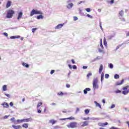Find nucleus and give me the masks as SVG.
<instances>
[{
    "instance_id": "nucleus-1",
    "label": "nucleus",
    "mask_w": 129,
    "mask_h": 129,
    "mask_svg": "<svg viewBox=\"0 0 129 129\" xmlns=\"http://www.w3.org/2000/svg\"><path fill=\"white\" fill-rule=\"evenodd\" d=\"M14 15H15V11L12 9H10L7 11L6 18L7 19H12Z\"/></svg>"
},
{
    "instance_id": "nucleus-2",
    "label": "nucleus",
    "mask_w": 129,
    "mask_h": 129,
    "mask_svg": "<svg viewBox=\"0 0 129 129\" xmlns=\"http://www.w3.org/2000/svg\"><path fill=\"white\" fill-rule=\"evenodd\" d=\"M69 128H76L78 126L77 122H71L69 124L67 125Z\"/></svg>"
},
{
    "instance_id": "nucleus-3",
    "label": "nucleus",
    "mask_w": 129,
    "mask_h": 129,
    "mask_svg": "<svg viewBox=\"0 0 129 129\" xmlns=\"http://www.w3.org/2000/svg\"><path fill=\"white\" fill-rule=\"evenodd\" d=\"M34 15H43V13L39 10L33 9L30 12V17H33Z\"/></svg>"
},
{
    "instance_id": "nucleus-4",
    "label": "nucleus",
    "mask_w": 129,
    "mask_h": 129,
    "mask_svg": "<svg viewBox=\"0 0 129 129\" xmlns=\"http://www.w3.org/2000/svg\"><path fill=\"white\" fill-rule=\"evenodd\" d=\"M93 87L94 88V90H95V89H98L99 88V86L98 85V80H97V79H94L93 80Z\"/></svg>"
},
{
    "instance_id": "nucleus-5",
    "label": "nucleus",
    "mask_w": 129,
    "mask_h": 129,
    "mask_svg": "<svg viewBox=\"0 0 129 129\" xmlns=\"http://www.w3.org/2000/svg\"><path fill=\"white\" fill-rule=\"evenodd\" d=\"M100 45L101 47V48H99L98 50L100 53H103V49H104V47H103V45H102V39H100Z\"/></svg>"
},
{
    "instance_id": "nucleus-6",
    "label": "nucleus",
    "mask_w": 129,
    "mask_h": 129,
    "mask_svg": "<svg viewBox=\"0 0 129 129\" xmlns=\"http://www.w3.org/2000/svg\"><path fill=\"white\" fill-rule=\"evenodd\" d=\"M89 122L88 121H85L81 123V125L82 127H84V126H87L88 125Z\"/></svg>"
},
{
    "instance_id": "nucleus-7",
    "label": "nucleus",
    "mask_w": 129,
    "mask_h": 129,
    "mask_svg": "<svg viewBox=\"0 0 129 129\" xmlns=\"http://www.w3.org/2000/svg\"><path fill=\"white\" fill-rule=\"evenodd\" d=\"M12 127H13V128L15 129H21L22 128V126L18 125H13Z\"/></svg>"
},
{
    "instance_id": "nucleus-8",
    "label": "nucleus",
    "mask_w": 129,
    "mask_h": 129,
    "mask_svg": "<svg viewBox=\"0 0 129 129\" xmlns=\"http://www.w3.org/2000/svg\"><path fill=\"white\" fill-rule=\"evenodd\" d=\"M2 105H3L5 108H8L9 106V104L7 102H4L2 104Z\"/></svg>"
},
{
    "instance_id": "nucleus-9",
    "label": "nucleus",
    "mask_w": 129,
    "mask_h": 129,
    "mask_svg": "<svg viewBox=\"0 0 129 129\" xmlns=\"http://www.w3.org/2000/svg\"><path fill=\"white\" fill-rule=\"evenodd\" d=\"M107 124H108V123L107 122H106L105 123H98V125H99L100 126H104V125H107Z\"/></svg>"
},
{
    "instance_id": "nucleus-10",
    "label": "nucleus",
    "mask_w": 129,
    "mask_h": 129,
    "mask_svg": "<svg viewBox=\"0 0 129 129\" xmlns=\"http://www.w3.org/2000/svg\"><path fill=\"white\" fill-rule=\"evenodd\" d=\"M63 25L62 24H58L57 26L55 27V30H58V29H61L63 27Z\"/></svg>"
},
{
    "instance_id": "nucleus-11",
    "label": "nucleus",
    "mask_w": 129,
    "mask_h": 129,
    "mask_svg": "<svg viewBox=\"0 0 129 129\" xmlns=\"http://www.w3.org/2000/svg\"><path fill=\"white\" fill-rule=\"evenodd\" d=\"M57 122V120L54 119H50L49 121V123H51L52 124H55Z\"/></svg>"
},
{
    "instance_id": "nucleus-12",
    "label": "nucleus",
    "mask_w": 129,
    "mask_h": 129,
    "mask_svg": "<svg viewBox=\"0 0 129 129\" xmlns=\"http://www.w3.org/2000/svg\"><path fill=\"white\" fill-rule=\"evenodd\" d=\"M12 6V2L11 1H8L7 5H6V8L8 9V8H10Z\"/></svg>"
},
{
    "instance_id": "nucleus-13",
    "label": "nucleus",
    "mask_w": 129,
    "mask_h": 129,
    "mask_svg": "<svg viewBox=\"0 0 129 129\" xmlns=\"http://www.w3.org/2000/svg\"><path fill=\"white\" fill-rule=\"evenodd\" d=\"M124 81V80L122 79L120 82H117L116 83V85H121V84H122V83H123Z\"/></svg>"
},
{
    "instance_id": "nucleus-14",
    "label": "nucleus",
    "mask_w": 129,
    "mask_h": 129,
    "mask_svg": "<svg viewBox=\"0 0 129 129\" xmlns=\"http://www.w3.org/2000/svg\"><path fill=\"white\" fill-rule=\"evenodd\" d=\"M73 6L74 4L73 3H70L67 6V8H68V9H72Z\"/></svg>"
},
{
    "instance_id": "nucleus-15",
    "label": "nucleus",
    "mask_w": 129,
    "mask_h": 129,
    "mask_svg": "<svg viewBox=\"0 0 129 129\" xmlns=\"http://www.w3.org/2000/svg\"><path fill=\"white\" fill-rule=\"evenodd\" d=\"M91 89L89 88H87L85 90H84V94H87V91H90Z\"/></svg>"
},
{
    "instance_id": "nucleus-16",
    "label": "nucleus",
    "mask_w": 129,
    "mask_h": 129,
    "mask_svg": "<svg viewBox=\"0 0 129 129\" xmlns=\"http://www.w3.org/2000/svg\"><path fill=\"white\" fill-rule=\"evenodd\" d=\"M102 70H103V66L102 64H100L99 70V73H101V72H102Z\"/></svg>"
},
{
    "instance_id": "nucleus-17",
    "label": "nucleus",
    "mask_w": 129,
    "mask_h": 129,
    "mask_svg": "<svg viewBox=\"0 0 129 129\" xmlns=\"http://www.w3.org/2000/svg\"><path fill=\"white\" fill-rule=\"evenodd\" d=\"M23 16V13L22 12H20L19 14H18V20H20V19L22 18V17Z\"/></svg>"
},
{
    "instance_id": "nucleus-18",
    "label": "nucleus",
    "mask_w": 129,
    "mask_h": 129,
    "mask_svg": "<svg viewBox=\"0 0 129 129\" xmlns=\"http://www.w3.org/2000/svg\"><path fill=\"white\" fill-rule=\"evenodd\" d=\"M94 103L96 104V106L97 107H99V108H101H101H102L101 105H100L99 103H98L97 101H94Z\"/></svg>"
},
{
    "instance_id": "nucleus-19",
    "label": "nucleus",
    "mask_w": 129,
    "mask_h": 129,
    "mask_svg": "<svg viewBox=\"0 0 129 129\" xmlns=\"http://www.w3.org/2000/svg\"><path fill=\"white\" fill-rule=\"evenodd\" d=\"M21 38V36H20V35H18V36H11V37H10L11 39H19V38Z\"/></svg>"
},
{
    "instance_id": "nucleus-20",
    "label": "nucleus",
    "mask_w": 129,
    "mask_h": 129,
    "mask_svg": "<svg viewBox=\"0 0 129 129\" xmlns=\"http://www.w3.org/2000/svg\"><path fill=\"white\" fill-rule=\"evenodd\" d=\"M40 15L37 16L36 17V19H37V20H40V19H43L44 17L42 15V14H39Z\"/></svg>"
},
{
    "instance_id": "nucleus-21",
    "label": "nucleus",
    "mask_w": 129,
    "mask_h": 129,
    "mask_svg": "<svg viewBox=\"0 0 129 129\" xmlns=\"http://www.w3.org/2000/svg\"><path fill=\"white\" fill-rule=\"evenodd\" d=\"M23 127H25V128H28L29 127V124L28 123H24L22 125Z\"/></svg>"
},
{
    "instance_id": "nucleus-22",
    "label": "nucleus",
    "mask_w": 129,
    "mask_h": 129,
    "mask_svg": "<svg viewBox=\"0 0 129 129\" xmlns=\"http://www.w3.org/2000/svg\"><path fill=\"white\" fill-rule=\"evenodd\" d=\"M23 119V122H28V121H31L30 118H26V119Z\"/></svg>"
},
{
    "instance_id": "nucleus-23",
    "label": "nucleus",
    "mask_w": 129,
    "mask_h": 129,
    "mask_svg": "<svg viewBox=\"0 0 129 129\" xmlns=\"http://www.w3.org/2000/svg\"><path fill=\"white\" fill-rule=\"evenodd\" d=\"M103 43H104V46L106 47V46H107V42H106V39L105 38V37L104 38Z\"/></svg>"
},
{
    "instance_id": "nucleus-24",
    "label": "nucleus",
    "mask_w": 129,
    "mask_h": 129,
    "mask_svg": "<svg viewBox=\"0 0 129 129\" xmlns=\"http://www.w3.org/2000/svg\"><path fill=\"white\" fill-rule=\"evenodd\" d=\"M3 91H7V87L6 85H4L3 86Z\"/></svg>"
},
{
    "instance_id": "nucleus-25",
    "label": "nucleus",
    "mask_w": 129,
    "mask_h": 129,
    "mask_svg": "<svg viewBox=\"0 0 129 129\" xmlns=\"http://www.w3.org/2000/svg\"><path fill=\"white\" fill-rule=\"evenodd\" d=\"M26 63L25 62H23L22 63V66H24V67H25L26 68H29V67H30V66L28 64H26Z\"/></svg>"
},
{
    "instance_id": "nucleus-26",
    "label": "nucleus",
    "mask_w": 129,
    "mask_h": 129,
    "mask_svg": "<svg viewBox=\"0 0 129 129\" xmlns=\"http://www.w3.org/2000/svg\"><path fill=\"white\" fill-rule=\"evenodd\" d=\"M90 76H92V73L91 72H89V73L87 75V77L88 79H89V77Z\"/></svg>"
},
{
    "instance_id": "nucleus-27",
    "label": "nucleus",
    "mask_w": 129,
    "mask_h": 129,
    "mask_svg": "<svg viewBox=\"0 0 129 129\" xmlns=\"http://www.w3.org/2000/svg\"><path fill=\"white\" fill-rule=\"evenodd\" d=\"M17 122H18V123H22V122H24V121H23V119H17Z\"/></svg>"
},
{
    "instance_id": "nucleus-28",
    "label": "nucleus",
    "mask_w": 129,
    "mask_h": 129,
    "mask_svg": "<svg viewBox=\"0 0 129 129\" xmlns=\"http://www.w3.org/2000/svg\"><path fill=\"white\" fill-rule=\"evenodd\" d=\"M90 111V109H87L85 110V114H88L89 113V112Z\"/></svg>"
},
{
    "instance_id": "nucleus-29",
    "label": "nucleus",
    "mask_w": 129,
    "mask_h": 129,
    "mask_svg": "<svg viewBox=\"0 0 129 129\" xmlns=\"http://www.w3.org/2000/svg\"><path fill=\"white\" fill-rule=\"evenodd\" d=\"M104 77V74L103 73H102L101 75V82L103 81Z\"/></svg>"
},
{
    "instance_id": "nucleus-30",
    "label": "nucleus",
    "mask_w": 129,
    "mask_h": 129,
    "mask_svg": "<svg viewBox=\"0 0 129 129\" xmlns=\"http://www.w3.org/2000/svg\"><path fill=\"white\" fill-rule=\"evenodd\" d=\"M119 16H120L121 17H122V16H123V11L121 10V11L119 12Z\"/></svg>"
},
{
    "instance_id": "nucleus-31",
    "label": "nucleus",
    "mask_w": 129,
    "mask_h": 129,
    "mask_svg": "<svg viewBox=\"0 0 129 129\" xmlns=\"http://www.w3.org/2000/svg\"><path fill=\"white\" fill-rule=\"evenodd\" d=\"M67 119H70V120H74V119H75V117L71 116L69 118H67Z\"/></svg>"
},
{
    "instance_id": "nucleus-32",
    "label": "nucleus",
    "mask_w": 129,
    "mask_h": 129,
    "mask_svg": "<svg viewBox=\"0 0 129 129\" xmlns=\"http://www.w3.org/2000/svg\"><path fill=\"white\" fill-rule=\"evenodd\" d=\"M114 78L115 79H118V78H119V75H118L117 74H115L114 75Z\"/></svg>"
},
{
    "instance_id": "nucleus-33",
    "label": "nucleus",
    "mask_w": 129,
    "mask_h": 129,
    "mask_svg": "<svg viewBox=\"0 0 129 129\" xmlns=\"http://www.w3.org/2000/svg\"><path fill=\"white\" fill-rule=\"evenodd\" d=\"M57 95H60V96H63V95H64V93H63V92H59L57 93Z\"/></svg>"
},
{
    "instance_id": "nucleus-34",
    "label": "nucleus",
    "mask_w": 129,
    "mask_h": 129,
    "mask_svg": "<svg viewBox=\"0 0 129 129\" xmlns=\"http://www.w3.org/2000/svg\"><path fill=\"white\" fill-rule=\"evenodd\" d=\"M109 68H110V69H113V64L112 63H110L109 64Z\"/></svg>"
},
{
    "instance_id": "nucleus-35",
    "label": "nucleus",
    "mask_w": 129,
    "mask_h": 129,
    "mask_svg": "<svg viewBox=\"0 0 129 129\" xmlns=\"http://www.w3.org/2000/svg\"><path fill=\"white\" fill-rule=\"evenodd\" d=\"M42 104H43L42 102H38V104H37V108H39V107L40 106H41V105H42Z\"/></svg>"
},
{
    "instance_id": "nucleus-36",
    "label": "nucleus",
    "mask_w": 129,
    "mask_h": 129,
    "mask_svg": "<svg viewBox=\"0 0 129 129\" xmlns=\"http://www.w3.org/2000/svg\"><path fill=\"white\" fill-rule=\"evenodd\" d=\"M85 10L86 11V12H87L88 13H90V12H91V9L90 8H86L85 9Z\"/></svg>"
},
{
    "instance_id": "nucleus-37",
    "label": "nucleus",
    "mask_w": 129,
    "mask_h": 129,
    "mask_svg": "<svg viewBox=\"0 0 129 129\" xmlns=\"http://www.w3.org/2000/svg\"><path fill=\"white\" fill-rule=\"evenodd\" d=\"M83 120H89V119H90V117H84L83 118Z\"/></svg>"
},
{
    "instance_id": "nucleus-38",
    "label": "nucleus",
    "mask_w": 129,
    "mask_h": 129,
    "mask_svg": "<svg viewBox=\"0 0 129 129\" xmlns=\"http://www.w3.org/2000/svg\"><path fill=\"white\" fill-rule=\"evenodd\" d=\"M115 93H121V91H120L119 90H117L115 91Z\"/></svg>"
},
{
    "instance_id": "nucleus-39",
    "label": "nucleus",
    "mask_w": 129,
    "mask_h": 129,
    "mask_svg": "<svg viewBox=\"0 0 129 129\" xmlns=\"http://www.w3.org/2000/svg\"><path fill=\"white\" fill-rule=\"evenodd\" d=\"M36 30H37V28H33L32 29V33H35V32H36Z\"/></svg>"
},
{
    "instance_id": "nucleus-40",
    "label": "nucleus",
    "mask_w": 129,
    "mask_h": 129,
    "mask_svg": "<svg viewBox=\"0 0 129 129\" xmlns=\"http://www.w3.org/2000/svg\"><path fill=\"white\" fill-rule=\"evenodd\" d=\"M115 107V105L114 104H112L110 107V108H114Z\"/></svg>"
},
{
    "instance_id": "nucleus-41",
    "label": "nucleus",
    "mask_w": 129,
    "mask_h": 129,
    "mask_svg": "<svg viewBox=\"0 0 129 129\" xmlns=\"http://www.w3.org/2000/svg\"><path fill=\"white\" fill-rule=\"evenodd\" d=\"M109 77V75H108V74H105V78L106 79H107V78H108Z\"/></svg>"
},
{
    "instance_id": "nucleus-42",
    "label": "nucleus",
    "mask_w": 129,
    "mask_h": 129,
    "mask_svg": "<svg viewBox=\"0 0 129 129\" xmlns=\"http://www.w3.org/2000/svg\"><path fill=\"white\" fill-rule=\"evenodd\" d=\"M3 34L4 35V36H5L6 37H8L9 35L8 34V33L7 32H4L3 33Z\"/></svg>"
},
{
    "instance_id": "nucleus-43",
    "label": "nucleus",
    "mask_w": 129,
    "mask_h": 129,
    "mask_svg": "<svg viewBox=\"0 0 129 129\" xmlns=\"http://www.w3.org/2000/svg\"><path fill=\"white\" fill-rule=\"evenodd\" d=\"M10 120H11V121H12V122H14L15 121V117L11 118Z\"/></svg>"
},
{
    "instance_id": "nucleus-44",
    "label": "nucleus",
    "mask_w": 129,
    "mask_h": 129,
    "mask_svg": "<svg viewBox=\"0 0 129 129\" xmlns=\"http://www.w3.org/2000/svg\"><path fill=\"white\" fill-rule=\"evenodd\" d=\"M77 20H78V18H77V17H74V21H77Z\"/></svg>"
},
{
    "instance_id": "nucleus-45",
    "label": "nucleus",
    "mask_w": 129,
    "mask_h": 129,
    "mask_svg": "<svg viewBox=\"0 0 129 129\" xmlns=\"http://www.w3.org/2000/svg\"><path fill=\"white\" fill-rule=\"evenodd\" d=\"M73 69H74V70L77 69V67L76 66V65H74L73 66Z\"/></svg>"
},
{
    "instance_id": "nucleus-46",
    "label": "nucleus",
    "mask_w": 129,
    "mask_h": 129,
    "mask_svg": "<svg viewBox=\"0 0 129 129\" xmlns=\"http://www.w3.org/2000/svg\"><path fill=\"white\" fill-rule=\"evenodd\" d=\"M87 17H88V18H90V19H92V16H91V15L89 14H87Z\"/></svg>"
},
{
    "instance_id": "nucleus-47",
    "label": "nucleus",
    "mask_w": 129,
    "mask_h": 129,
    "mask_svg": "<svg viewBox=\"0 0 129 129\" xmlns=\"http://www.w3.org/2000/svg\"><path fill=\"white\" fill-rule=\"evenodd\" d=\"M6 96H7V97H11V95H10V94H5Z\"/></svg>"
},
{
    "instance_id": "nucleus-48",
    "label": "nucleus",
    "mask_w": 129,
    "mask_h": 129,
    "mask_svg": "<svg viewBox=\"0 0 129 129\" xmlns=\"http://www.w3.org/2000/svg\"><path fill=\"white\" fill-rule=\"evenodd\" d=\"M120 47H121V45H119L117 46L116 48V50L119 49Z\"/></svg>"
},
{
    "instance_id": "nucleus-49",
    "label": "nucleus",
    "mask_w": 129,
    "mask_h": 129,
    "mask_svg": "<svg viewBox=\"0 0 129 129\" xmlns=\"http://www.w3.org/2000/svg\"><path fill=\"white\" fill-rule=\"evenodd\" d=\"M10 106H14V103H13V102H11L10 103Z\"/></svg>"
},
{
    "instance_id": "nucleus-50",
    "label": "nucleus",
    "mask_w": 129,
    "mask_h": 129,
    "mask_svg": "<svg viewBox=\"0 0 129 129\" xmlns=\"http://www.w3.org/2000/svg\"><path fill=\"white\" fill-rule=\"evenodd\" d=\"M53 73H55V70H51L50 72V74H53Z\"/></svg>"
},
{
    "instance_id": "nucleus-51",
    "label": "nucleus",
    "mask_w": 129,
    "mask_h": 129,
    "mask_svg": "<svg viewBox=\"0 0 129 129\" xmlns=\"http://www.w3.org/2000/svg\"><path fill=\"white\" fill-rule=\"evenodd\" d=\"M66 87H67V88H70V84H66Z\"/></svg>"
},
{
    "instance_id": "nucleus-52",
    "label": "nucleus",
    "mask_w": 129,
    "mask_h": 129,
    "mask_svg": "<svg viewBox=\"0 0 129 129\" xmlns=\"http://www.w3.org/2000/svg\"><path fill=\"white\" fill-rule=\"evenodd\" d=\"M66 119H67V118H60V119H59V120H66Z\"/></svg>"
},
{
    "instance_id": "nucleus-53",
    "label": "nucleus",
    "mask_w": 129,
    "mask_h": 129,
    "mask_svg": "<svg viewBox=\"0 0 129 129\" xmlns=\"http://www.w3.org/2000/svg\"><path fill=\"white\" fill-rule=\"evenodd\" d=\"M68 66H69L70 69H72V66H71V64H69Z\"/></svg>"
},
{
    "instance_id": "nucleus-54",
    "label": "nucleus",
    "mask_w": 129,
    "mask_h": 129,
    "mask_svg": "<svg viewBox=\"0 0 129 129\" xmlns=\"http://www.w3.org/2000/svg\"><path fill=\"white\" fill-rule=\"evenodd\" d=\"M72 62L73 63V64H75V61L74 60V59H72Z\"/></svg>"
},
{
    "instance_id": "nucleus-55",
    "label": "nucleus",
    "mask_w": 129,
    "mask_h": 129,
    "mask_svg": "<svg viewBox=\"0 0 129 129\" xmlns=\"http://www.w3.org/2000/svg\"><path fill=\"white\" fill-rule=\"evenodd\" d=\"M87 67H88L87 66H83V69H87Z\"/></svg>"
},
{
    "instance_id": "nucleus-56",
    "label": "nucleus",
    "mask_w": 129,
    "mask_h": 129,
    "mask_svg": "<svg viewBox=\"0 0 129 129\" xmlns=\"http://www.w3.org/2000/svg\"><path fill=\"white\" fill-rule=\"evenodd\" d=\"M37 112H38V113H41V112H42V111H41V110L38 109V110H37Z\"/></svg>"
},
{
    "instance_id": "nucleus-57",
    "label": "nucleus",
    "mask_w": 129,
    "mask_h": 129,
    "mask_svg": "<svg viewBox=\"0 0 129 129\" xmlns=\"http://www.w3.org/2000/svg\"><path fill=\"white\" fill-rule=\"evenodd\" d=\"M113 3H114V0H111L110 1V4H113Z\"/></svg>"
},
{
    "instance_id": "nucleus-58",
    "label": "nucleus",
    "mask_w": 129,
    "mask_h": 129,
    "mask_svg": "<svg viewBox=\"0 0 129 129\" xmlns=\"http://www.w3.org/2000/svg\"><path fill=\"white\" fill-rule=\"evenodd\" d=\"M126 123H127V124L128 125V126L129 127V121H126Z\"/></svg>"
},
{
    "instance_id": "nucleus-59",
    "label": "nucleus",
    "mask_w": 129,
    "mask_h": 129,
    "mask_svg": "<svg viewBox=\"0 0 129 129\" xmlns=\"http://www.w3.org/2000/svg\"><path fill=\"white\" fill-rule=\"evenodd\" d=\"M71 1H72V0H68V1H67V3H68V4H69V3H71Z\"/></svg>"
},
{
    "instance_id": "nucleus-60",
    "label": "nucleus",
    "mask_w": 129,
    "mask_h": 129,
    "mask_svg": "<svg viewBox=\"0 0 129 129\" xmlns=\"http://www.w3.org/2000/svg\"><path fill=\"white\" fill-rule=\"evenodd\" d=\"M62 112H63V113H67V111H66V110L62 111Z\"/></svg>"
},
{
    "instance_id": "nucleus-61",
    "label": "nucleus",
    "mask_w": 129,
    "mask_h": 129,
    "mask_svg": "<svg viewBox=\"0 0 129 129\" xmlns=\"http://www.w3.org/2000/svg\"><path fill=\"white\" fill-rule=\"evenodd\" d=\"M102 103H105V100L103 99V100H102Z\"/></svg>"
},
{
    "instance_id": "nucleus-62",
    "label": "nucleus",
    "mask_w": 129,
    "mask_h": 129,
    "mask_svg": "<svg viewBox=\"0 0 129 129\" xmlns=\"http://www.w3.org/2000/svg\"><path fill=\"white\" fill-rule=\"evenodd\" d=\"M121 21H122L123 22H124L125 21V20L124 19V18H122L121 19Z\"/></svg>"
},
{
    "instance_id": "nucleus-63",
    "label": "nucleus",
    "mask_w": 129,
    "mask_h": 129,
    "mask_svg": "<svg viewBox=\"0 0 129 129\" xmlns=\"http://www.w3.org/2000/svg\"><path fill=\"white\" fill-rule=\"evenodd\" d=\"M59 128V126H54V128Z\"/></svg>"
},
{
    "instance_id": "nucleus-64",
    "label": "nucleus",
    "mask_w": 129,
    "mask_h": 129,
    "mask_svg": "<svg viewBox=\"0 0 129 129\" xmlns=\"http://www.w3.org/2000/svg\"><path fill=\"white\" fill-rule=\"evenodd\" d=\"M51 105H56V103H51Z\"/></svg>"
}]
</instances>
